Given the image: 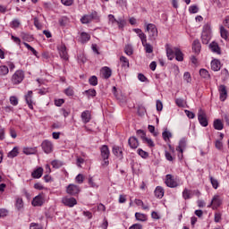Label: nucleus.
I'll return each mask as SVG.
<instances>
[{
  "mask_svg": "<svg viewBox=\"0 0 229 229\" xmlns=\"http://www.w3.org/2000/svg\"><path fill=\"white\" fill-rule=\"evenodd\" d=\"M166 56L168 60H177V62H183V53L178 47H171L169 44L165 45Z\"/></svg>",
  "mask_w": 229,
  "mask_h": 229,
  "instance_id": "obj_1",
  "label": "nucleus"
},
{
  "mask_svg": "<svg viewBox=\"0 0 229 229\" xmlns=\"http://www.w3.org/2000/svg\"><path fill=\"white\" fill-rule=\"evenodd\" d=\"M100 153L101 157L104 160L102 163L103 167H106L110 162L108 161V158H110V149L108 148V146L104 145L100 148Z\"/></svg>",
  "mask_w": 229,
  "mask_h": 229,
  "instance_id": "obj_2",
  "label": "nucleus"
},
{
  "mask_svg": "<svg viewBox=\"0 0 229 229\" xmlns=\"http://www.w3.org/2000/svg\"><path fill=\"white\" fill-rule=\"evenodd\" d=\"M147 31L148 32V37L151 40H157L158 37V30L157 29V25L153 23L147 24Z\"/></svg>",
  "mask_w": 229,
  "mask_h": 229,
  "instance_id": "obj_3",
  "label": "nucleus"
},
{
  "mask_svg": "<svg viewBox=\"0 0 229 229\" xmlns=\"http://www.w3.org/2000/svg\"><path fill=\"white\" fill-rule=\"evenodd\" d=\"M23 80H24V72L18 70L14 72V74L12 77V83L13 85H19V83H22Z\"/></svg>",
  "mask_w": 229,
  "mask_h": 229,
  "instance_id": "obj_4",
  "label": "nucleus"
},
{
  "mask_svg": "<svg viewBox=\"0 0 229 229\" xmlns=\"http://www.w3.org/2000/svg\"><path fill=\"white\" fill-rule=\"evenodd\" d=\"M198 119H199V124H201L204 128H207V126H208V120L207 119V114L202 109L199 110Z\"/></svg>",
  "mask_w": 229,
  "mask_h": 229,
  "instance_id": "obj_5",
  "label": "nucleus"
},
{
  "mask_svg": "<svg viewBox=\"0 0 229 229\" xmlns=\"http://www.w3.org/2000/svg\"><path fill=\"white\" fill-rule=\"evenodd\" d=\"M45 201L46 198L44 196V193H40L32 199L31 203L33 207H42Z\"/></svg>",
  "mask_w": 229,
  "mask_h": 229,
  "instance_id": "obj_6",
  "label": "nucleus"
},
{
  "mask_svg": "<svg viewBox=\"0 0 229 229\" xmlns=\"http://www.w3.org/2000/svg\"><path fill=\"white\" fill-rule=\"evenodd\" d=\"M62 203H64L65 207H69L70 208H72L74 205H78V200H76L74 197H64L62 199Z\"/></svg>",
  "mask_w": 229,
  "mask_h": 229,
  "instance_id": "obj_7",
  "label": "nucleus"
},
{
  "mask_svg": "<svg viewBox=\"0 0 229 229\" xmlns=\"http://www.w3.org/2000/svg\"><path fill=\"white\" fill-rule=\"evenodd\" d=\"M212 38V32L208 29H204L201 35L202 44H208Z\"/></svg>",
  "mask_w": 229,
  "mask_h": 229,
  "instance_id": "obj_8",
  "label": "nucleus"
},
{
  "mask_svg": "<svg viewBox=\"0 0 229 229\" xmlns=\"http://www.w3.org/2000/svg\"><path fill=\"white\" fill-rule=\"evenodd\" d=\"M41 148L47 155H49V153L53 152V143L47 140H45L42 144Z\"/></svg>",
  "mask_w": 229,
  "mask_h": 229,
  "instance_id": "obj_9",
  "label": "nucleus"
},
{
  "mask_svg": "<svg viewBox=\"0 0 229 229\" xmlns=\"http://www.w3.org/2000/svg\"><path fill=\"white\" fill-rule=\"evenodd\" d=\"M165 185L172 189L178 187V182L174 180V177L172 174H166Z\"/></svg>",
  "mask_w": 229,
  "mask_h": 229,
  "instance_id": "obj_10",
  "label": "nucleus"
},
{
  "mask_svg": "<svg viewBox=\"0 0 229 229\" xmlns=\"http://www.w3.org/2000/svg\"><path fill=\"white\" fill-rule=\"evenodd\" d=\"M67 194L70 196H76V194H80V186L75 184H70L66 189Z\"/></svg>",
  "mask_w": 229,
  "mask_h": 229,
  "instance_id": "obj_11",
  "label": "nucleus"
},
{
  "mask_svg": "<svg viewBox=\"0 0 229 229\" xmlns=\"http://www.w3.org/2000/svg\"><path fill=\"white\" fill-rule=\"evenodd\" d=\"M218 91L220 94V101H226V98H228V90L226 89V86L220 85L218 88Z\"/></svg>",
  "mask_w": 229,
  "mask_h": 229,
  "instance_id": "obj_12",
  "label": "nucleus"
},
{
  "mask_svg": "<svg viewBox=\"0 0 229 229\" xmlns=\"http://www.w3.org/2000/svg\"><path fill=\"white\" fill-rule=\"evenodd\" d=\"M81 117L82 123H84V124L90 123V119H92V115L90 114V111H89V110L82 112L81 114Z\"/></svg>",
  "mask_w": 229,
  "mask_h": 229,
  "instance_id": "obj_13",
  "label": "nucleus"
},
{
  "mask_svg": "<svg viewBox=\"0 0 229 229\" xmlns=\"http://www.w3.org/2000/svg\"><path fill=\"white\" fill-rule=\"evenodd\" d=\"M221 203H223L221 198L218 195H215L208 207H212L213 205L214 208H217L218 207H221Z\"/></svg>",
  "mask_w": 229,
  "mask_h": 229,
  "instance_id": "obj_14",
  "label": "nucleus"
},
{
  "mask_svg": "<svg viewBox=\"0 0 229 229\" xmlns=\"http://www.w3.org/2000/svg\"><path fill=\"white\" fill-rule=\"evenodd\" d=\"M59 55L63 60H69V55L67 54V47L65 45H62L59 48Z\"/></svg>",
  "mask_w": 229,
  "mask_h": 229,
  "instance_id": "obj_15",
  "label": "nucleus"
},
{
  "mask_svg": "<svg viewBox=\"0 0 229 229\" xmlns=\"http://www.w3.org/2000/svg\"><path fill=\"white\" fill-rule=\"evenodd\" d=\"M185 148H187V140H185V138H182L180 140L179 145L176 147L175 149L179 153H183V149H185Z\"/></svg>",
  "mask_w": 229,
  "mask_h": 229,
  "instance_id": "obj_16",
  "label": "nucleus"
},
{
  "mask_svg": "<svg viewBox=\"0 0 229 229\" xmlns=\"http://www.w3.org/2000/svg\"><path fill=\"white\" fill-rule=\"evenodd\" d=\"M128 144L131 149H137L139 148V140L132 136L129 138Z\"/></svg>",
  "mask_w": 229,
  "mask_h": 229,
  "instance_id": "obj_17",
  "label": "nucleus"
},
{
  "mask_svg": "<svg viewBox=\"0 0 229 229\" xmlns=\"http://www.w3.org/2000/svg\"><path fill=\"white\" fill-rule=\"evenodd\" d=\"M42 174H44V168L42 167H38L31 173L32 178L38 179L42 178Z\"/></svg>",
  "mask_w": 229,
  "mask_h": 229,
  "instance_id": "obj_18",
  "label": "nucleus"
},
{
  "mask_svg": "<svg viewBox=\"0 0 229 229\" xmlns=\"http://www.w3.org/2000/svg\"><path fill=\"white\" fill-rule=\"evenodd\" d=\"M113 154L117 157V158H119L120 160H123V148H121L118 146H114L113 147Z\"/></svg>",
  "mask_w": 229,
  "mask_h": 229,
  "instance_id": "obj_19",
  "label": "nucleus"
},
{
  "mask_svg": "<svg viewBox=\"0 0 229 229\" xmlns=\"http://www.w3.org/2000/svg\"><path fill=\"white\" fill-rule=\"evenodd\" d=\"M213 128H215V130H217L218 131H221V130L225 128V124H223L221 119H216L213 122Z\"/></svg>",
  "mask_w": 229,
  "mask_h": 229,
  "instance_id": "obj_20",
  "label": "nucleus"
},
{
  "mask_svg": "<svg viewBox=\"0 0 229 229\" xmlns=\"http://www.w3.org/2000/svg\"><path fill=\"white\" fill-rule=\"evenodd\" d=\"M209 49H211L213 53H216V55H221V48L219 47V45L215 41L209 44Z\"/></svg>",
  "mask_w": 229,
  "mask_h": 229,
  "instance_id": "obj_21",
  "label": "nucleus"
},
{
  "mask_svg": "<svg viewBox=\"0 0 229 229\" xmlns=\"http://www.w3.org/2000/svg\"><path fill=\"white\" fill-rule=\"evenodd\" d=\"M192 49L194 53H197V55H199L201 51V43H199V39H195L192 43Z\"/></svg>",
  "mask_w": 229,
  "mask_h": 229,
  "instance_id": "obj_22",
  "label": "nucleus"
},
{
  "mask_svg": "<svg viewBox=\"0 0 229 229\" xmlns=\"http://www.w3.org/2000/svg\"><path fill=\"white\" fill-rule=\"evenodd\" d=\"M31 96H33V91L30 90L27 95H25V101L27 105L29 106V108L30 110H33V104L31 102Z\"/></svg>",
  "mask_w": 229,
  "mask_h": 229,
  "instance_id": "obj_23",
  "label": "nucleus"
},
{
  "mask_svg": "<svg viewBox=\"0 0 229 229\" xmlns=\"http://www.w3.org/2000/svg\"><path fill=\"white\" fill-rule=\"evenodd\" d=\"M101 73L103 75V78L108 80V78L112 76V70L109 67L105 66L104 68H102Z\"/></svg>",
  "mask_w": 229,
  "mask_h": 229,
  "instance_id": "obj_24",
  "label": "nucleus"
},
{
  "mask_svg": "<svg viewBox=\"0 0 229 229\" xmlns=\"http://www.w3.org/2000/svg\"><path fill=\"white\" fill-rule=\"evenodd\" d=\"M211 69L212 71H220L221 70V62H219V60L217 59H214L212 62H211Z\"/></svg>",
  "mask_w": 229,
  "mask_h": 229,
  "instance_id": "obj_25",
  "label": "nucleus"
},
{
  "mask_svg": "<svg viewBox=\"0 0 229 229\" xmlns=\"http://www.w3.org/2000/svg\"><path fill=\"white\" fill-rule=\"evenodd\" d=\"M116 24L119 28V30H123L126 26V20L124 17H118L116 20Z\"/></svg>",
  "mask_w": 229,
  "mask_h": 229,
  "instance_id": "obj_26",
  "label": "nucleus"
},
{
  "mask_svg": "<svg viewBox=\"0 0 229 229\" xmlns=\"http://www.w3.org/2000/svg\"><path fill=\"white\" fill-rule=\"evenodd\" d=\"M154 192H155L156 198H159V199L164 198V188L157 186Z\"/></svg>",
  "mask_w": 229,
  "mask_h": 229,
  "instance_id": "obj_27",
  "label": "nucleus"
},
{
  "mask_svg": "<svg viewBox=\"0 0 229 229\" xmlns=\"http://www.w3.org/2000/svg\"><path fill=\"white\" fill-rule=\"evenodd\" d=\"M90 40V35L87 32H82L81 34V44H85Z\"/></svg>",
  "mask_w": 229,
  "mask_h": 229,
  "instance_id": "obj_28",
  "label": "nucleus"
},
{
  "mask_svg": "<svg viewBox=\"0 0 229 229\" xmlns=\"http://www.w3.org/2000/svg\"><path fill=\"white\" fill-rule=\"evenodd\" d=\"M183 199H191L192 198V191L185 188L182 191Z\"/></svg>",
  "mask_w": 229,
  "mask_h": 229,
  "instance_id": "obj_29",
  "label": "nucleus"
},
{
  "mask_svg": "<svg viewBox=\"0 0 229 229\" xmlns=\"http://www.w3.org/2000/svg\"><path fill=\"white\" fill-rule=\"evenodd\" d=\"M24 155H35L37 153V148H24Z\"/></svg>",
  "mask_w": 229,
  "mask_h": 229,
  "instance_id": "obj_30",
  "label": "nucleus"
},
{
  "mask_svg": "<svg viewBox=\"0 0 229 229\" xmlns=\"http://www.w3.org/2000/svg\"><path fill=\"white\" fill-rule=\"evenodd\" d=\"M17 155H19V148H17V147H14L12 151H10L7 155V157L9 158H15V157H17Z\"/></svg>",
  "mask_w": 229,
  "mask_h": 229,
  "instance_id": "obj_31",
  "label": "nucleus"
},
{
  "mask_svg": "<svg viewBox=\"0 0 229 229\" xmlns=\"http://www.w3.org/2000/svg\"><path fill=\"white\" fill-rule=\"evenodd\" d=\"M135 217L137 219V221H148V216L145 214H141V213H135Z\"/></svg>",
  "mask_w": 229,
  "mask_h": 229,
  "instance_id": "obj_32",
  "label": "nucleus"
},
{
  "mask_svg": "<svg viewBox=\"0 0 229 229\" xmlns=\"http://www.w3.org/2000/svg\"><path fill=\"white\" fill-rule=\"evenodd\" d=\"M84 94L88 96V98L90 99V98H96V89H90L84 91Z\"/></svg>",
  "mask_w": 229,
  "mask_h": 229,
  "instance_id": "obj_33",
  "label": "nucleus"
},
{
  "mask_svg": "<svg viewBox=\"0 0 229 229\" xmlns=\"http://www.w3.org/2000/svg\"><path fill=\"white\" fill-rule=\"evenodd\" d=\"M120 62L122 63V67H130V61L123 55L120 57Z\"/></svg>",
  "mask_w": 229,
  "mask_h": 229,
  "instance_id": "obj_34",
  "label": "nucleus"
},
{
  "mask_svg": "<svg viewBox=\"0 0 229 229\" xmlns=\"http://www.w3.org/2000/svg\"><path fill=\"white\" fill-rule=\"evenodd\" d=\"M124 53L127 54L128 56H131L133 55V47H131V45L125 46Z\"/></svg>",
  "mask_w": 229,
  "mask_h": 229,
  "instance_id": "obj_35",
  "label": "nucleus"
},
{
  "mask_svg": "<svg viewBox=\"0 0 229 229\" xmlns=\"http://www.w3.org/2000/svg\"><path fill=\"white\" fill-rule=\"evenodd\" d=\"M10 72V70L8 69V66L2 65L0 66V76H6Z\"/></svg>",
  "mask_w": 229,
  "mask_h": 229,
  "instance_id": "obj_36",
  "label": "nucleus"
},
{
  "mask_svg": "<svg viewBox=\"0 0 229 229\" xmlns=\"http://www.w3.org/2000/svg\"><path fill=\"white\" fill-rule=\"evenodd\" d=\"M220 34L222 38H225V40H228V30H226L225 27L220 28Z\"/></svg>",
  "mask_w": 229,
  "mask_h": 229,
  "instance_id": "obj_37",
  "label": "nucleus"
},
{
  "mask_svg": "<svg viewBox=\"0 0 229 229\" xmlns=\"http://www.w3.org/2000/svg\"><path fill=\"white\" fill-rule=\"evenodd\" d=\"M199 74H200L201 78H204L205 80H208V78H210V74L208 73V71H207L205 69H200Z\"/></svg>",
  "mask_w": 229,
  "mask_h": 229,
  "instance_id": "obj_38",
  "label": "nucleus"
},
{
  "mask_svg": "<svg viewBox=\"0 0 229 229\" xmlns=\"http://www.w3.org/2000/svg\"><path fill=\"white\" fill-rule=\"evenodd\" d=\"M15 207L17 210H21L24 207V202L22 201V199L18 198L16 199Z\"/></svg>",
  "mask_w": 229,
  "mask_h": 229,
  "instance_id": "obj_39",
  "label": "nucleus"
},
{
  "mask_svg": "<svg viewBox=\"0 0 229 229\" xmlns=\"http://www.w3.org/2000/svg\"><path fill=\"white\" fill-rule=\"evenodd\" d=\"M89 85H92V87H96L98 85V77L96 75L91 76L89 79Z\"/></svg>",
  "mask_w": 229,
  "mask_h": 229,
  "instance_id": "obj_40",
  "label": "nucleus"
},
{
  "mask_svg": "<svg viewBox=\"0 0 229 229\" xmlns=\"http://www.w3.org/2000/svg\"><path fill=\"white\" fill-rule=\"evenodd\" d=\"M142 140L143 142H146V144H148L150 148H155V142H153V140L145 136Z\"/></svg>",
  "mask_w": 229,
  "mask_h": 229,
  "instance_id": "obj_41",
  "label": "nucleus"
},
{
  "mask_svg": "<svg viewBox=\"0 0 229 229\" xmlns=\"http://www.w3.org/2000/svg\"><path fill=\"white\" fill-rule=\"evenodd\" d=\"M162 136L164 140H169L171 137H173V134L167 130H165V131H163Z\"/></svg>",
  "mask_w": 229,
  "mask_h": 229,
  "instance_id": "obj_42",
  "label": "nucleus"
},
{
  "mask_svg": "<svg viewBox=\"0 0 229 229\" xmlns=\"http://www.w3.org/2000/svg\"><path fill=\"white\" fill-rule=\"evenodd\" d=\"M89 18L91 21H96L97 22L99 21V15L98 12L94 11L89 14Z\"/></svg>",
  "mask_w": 229,
  "mask_h": 229,
  "instance_id": "obj_43",
  "label": "nucleus"
},
{
  "mask_svg": "<svg viewBox=\"0 0 229 229\" xmlns=\"http://www.w3.org/2000/svg\"><path fill=\"white\" fill-rule=\"evenodd\" d=\"M209 180L211 182L213 189H217V187H219V182H217V179L210 176Z\"/></svg>",
  "mask_w": 229,
  "mask_h": 229,
  "instance_id": "obj_44",
  "label": "nucleus"
},
{
  "mask_svg": "<svg viewBox=\"0 0 229 229\" xmlns=\"http://www.w3.org/2000/svg\"><path fill=\"white\" fill-rule=\"evenodd\" d=\"M145 47V51L146 53L151 54L153 53V47L148 44V42L144 43V45H142Z\"/></svg>",
  "mask_w": 229,
  "mask_h": 229,
  "instance_id": "obj_45",
  "label": "nucleus"
},
{
  "mask_svg": "<svg viewBox=\"0 0 229 229\" xmlns=\"http://www.w3.org/2000/svg\"><path fill=\"white\" fill-rule=\"evenodd\" d=\"M138 155L141 157V158H148L149 157V154L146 151H144L142 148L138 149Z\"/></svg>",
  "mask_w": 229,
  "mask_h": 229,
  "instance_id": "obj_46",
  "label": "nucleus"
},
{
  "mask_svg": "<svg viewBox=\"0 0 229 229\" xmlns=\"http://www.w3.org/2000/svg\"><path fill=\"white\" fill-rule=\"evenodd\" d=\"M81 21L82 22V24H89V22H91L92 20H90L89 14H88V15H84V16L81 19Z\"/></svg>",
  "mask_w": 229,
  "mask_h": 229,
  "instance_id": "obj_47",
  "label": "nucleus"
},
{
  "mask_svg": "<svg viewBox=\"0 0 229 229\" xmlns=\"http://www.w3.org/2000/svg\"><path fill=\"white\" fill-rule=\"evenodd\" d=\"M84 180H85V176H83V174H79L75 178V182H77V183L79 184L83 183Z\"/></svg>",
  "mask_w": 229,
  "mask_h": 229,
  "instance_id": "obj_48",
  "label": "nucleus"
},
{
  "mask_svg": "<svg viewBox=\"0 0 229 229\" xmlns=\"http://www.w3.org/2000/svg\"><path fill=\"white\" fill-rule=\"evenodd\" d=\"M175 105H177V106H179L180 108H183V106H185V102L182 98H176Z\"/></svg>",
  "mask_w": 229,
  "mask_h": 229,
  "instance_id": "obj_49",
  "label": "nucleus"
},
{
  "mask_svg": "<svg viewBox=\"0 0 229 229\" xmlns=\"http://www.w3.org/2000/svg\"><path fill=\"white\" fill-rule=\"evenodd\" d=\"M78 62L79 64H85L87 62V57H85L84 54H79Z\"/></svg>",
  "mask_w": 229,
  "mask_h": 229,
  "instance_id": "obj_50",
  "label": "nucleus"
},
{
  "mask_svg": "<svg viewBox=\"0 0 229 229\" xmlns=\"http://www.w3.org/2000/svg\"><path fill=\"white\" fill-rule=\"evenodd\" d=\"M190 13H198L199 12V8L197 5H191L189 7Z\"/></svg>",
  "mask_w": 229,
  "mask_h": 229,
  "instance_id": "obj_51",
  "label": "nucleus"
},
{
  "mask_svg": "<svg viewBox=\"0 0 229 229\" xmlns=\"http://www.w3.org/2000/svg\"><path fill=\"white\" fill-rule=\"evenodd\" d=\"M148 131H150L152 133V135H154V137H157L158 136V133L155 131V126L148 125Z\"/></svg>",
  "mask_w": 229,
  "mask_h": 229,
  "instance_id": "obj_52",
  "label": "nucleus"
},
{
  "mask_svg": "<svg viewBox=\"0 0 229 229\" xmlns=\"http://www.w3.org/2000/svg\"><path fill=\"white\" fill-rule=\"evenodd\" d=\"M89 185H90V187L93 189H98V187H99L98 183L94 182V179H92V177L89 178Z\"/></svg>",
  "mask_w": 229,
  "mask_h": 229,
  "instance_id": "obj_53",
  "label": "nucleus"
},
{
  "mask_svg": "<svg viewBox=\"0 0 229 229\" xmlns=\"http://www.w3.org/2000/svg\"><path fill=\"white\" fill-rule=\"evenodd\" d=\"M52 165L55 169H59V167H62V162H60L59 160H54L52 161Z\"/></svg>",
  "mask_w": 229,
  "mask_h": 229,
  "instance_id": "obj_54",
  "label": "nucleus"
},
{
  "mask_svg": "<svg viewBox=\"0 0 229 229\" xmlns=\"http://www.w3.org/2000/svg\"><path fill=\"white\" fill-rule=\"evenodd\" d=\"M108 21L113 25L117 23V19H115V16L114 14H109L108 15Z\"/></svg>",
  "mask_w": 229,
  "mask_h": 229,
  "instance_id": "obj_55",
  "label": "nucleus"
},
{
  "mask_svg": "<svg viewBox=\"0 0 229 229\" xmlns=\"http://www.w3.org/2000/svg\"><path fill=\"white\" fill-rule=\"evenodd\" d=\"M139 38H140L142 45H144V44H146V42H148V38L146 37V34H144V32H141V34L139 35Z\"/></svg>",
  "mask_w": 229,
  "mask_h": 229,
  "instance_id": "obj_56",
  "label": "nucleus"
},
{
  "mask_svg": "<svg viewBox=\"0 0 229 229\" xmlns=\"http://www.w3.org/2000/svg\"><path fill=\"white\" fill-rule=\"evenodd\" d=\"M10 103L13 105V106H17V105H19V99H17L16 97H11Z\"/></svg>",
  "mask_w": 229,
  "mask_h": 229,
  "instance_id": "obj_57",
  "label": "nucleus"
},
{
  "mask_svg": "<svg viewBox=\"0 0 229 229\" xmlns=\"http://www.w3.org/2000/svg\"><path fill=\"white\" fill-rule=\"evenodd\" d=\"M62 4H64V6H72V3H74V0H61Z\"/></svg>",
  "mask_w": 229,
  "mask_h": 229,
  "instance_id": "obj_58",
  "label": "nucleus"
},
{
  "mask_svg": "<svg viewBox=\"0 0 229 229\" xmlns=\"http://www.w3.org/2000/svg\"><path fill=\"white\" fill-rule=\"evenodd\" d=\"M156 106H157V112H162V109L164 108V105L162 104V101L157 100Z\"/></svg>",
  "mask_w": 229,
  "mask_h": 229,
  "instance_id": "obj_59",
  "label": "nucleus"
},
{
  "mask_svg": "<svg viewBox=\"0 0 229 229\" xmlns=\"http://www.w3.org/2000/svg\"><path fill=\"white\" fill-rule=\"evenodd\" d=\"M183 80L187 81V83H191V73L189 72H184L183 74Z\"/></svg>",
  "mask_w": 229,
  "mask_h": 229,
  "instance_id": "obj_60",
  "label": "nucleus"
},
{
  "mask_svg": "<svg viewBox=\"0 0 229 229\" xmlns=\"http://www.w3.org/2000/svg\"><path fill=\"white\" fill-rule=\"evenodd\" d=\"M137 135H139V137H140V139L143 140L144 138L146 137V132L143 130H138L136 131Z\"/></svg>",
  "mask_w": 229,
  "mask_h": 229,
  "instance_id": "obj_61",
  "label": "nucleus"
},
{
  "mask_svg": "<svg viewBox=\"0 0 229 229\" xmlns=\"http://www.w3.org/2000/svg\"><path fill=\"white\" fill-rule=\"evenodd\" d=\"M184 113L186 114V115L189 119H194V117H196V114H194V113H192L189 110H184Z\"/></svg>",
  "mask_w": 229,
  "mask_h": 229,
  "instance_id": "obj_62",
  "label": "nucleus"
},
{
  "mask_svg": "<svg viewBox=\"0 0 229 229\" xmlns=\"http://www.w3.org/2000/svg\"><path fill=\"white\" fill-rule=\"evenodd\" d=\"M30 229H42V225L37 223H31Z\"/></svg>",
  "mask_w": 229,
  "mask_h": 229,
  "instance_id": "obj_63",
  "label": "nucleus"
},
{
  "mask_svg": "<svg viewBox=\"0 0 229 229\" xmlns=\"http://www.w3.org/2000/svg\"><path fill=\"white\" fill-rule=\"evenodd\" d=\"M129 229H142V225H140V224H134Z\"/></svg>",
  "mask_w": 229,
  "mask_h": 229,
  "instance_id": "obj_64",
  "label": "nucleus"
}]
</instances>
